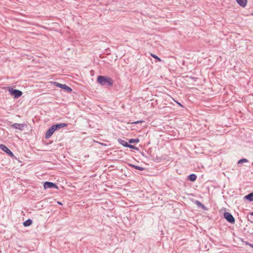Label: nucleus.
<instances>
[{"mask_svg":"<svg viewBox=\"0 0 253 253\" xmlns=\"http://www.w3.org/2000/svg\"><path fill=\"white\" fill-rule=\"evenodd\" d=\"M97 81L101 85L107 87L112 86L114 83L112 79L104 76H98L97 78Z\"/></svg>","mask_w":253,"mask_h":253,"instance_id":"nucleus-1","label":"nucleus"},{"mask_svg":"<svg viewBox=\"0 0 253 253\" xmlns=\"http://www.w3.org/2000/svg\"><path fill=\"white\" fill-rule=\"evenodd\" d=\"M10 94L14 96V98H18L22 95V92L18 89H14L10 86L7 87Z\"/></svg>","mask_w":253,"mask_h":253,"instance_id":"nucleus-2","label":"nucleus"},{"mask_svg":"<svg viewBox=\"0 0 253 253\" xmlns=\"http://www.w3.org/2000/svg\"><path fill=\"white\" fill-rule=\"evenodd\" d=\"M54 84L56 87L63 89L67 93H70L72 91V89L65 84H61L58 82H54Z\"/></svg>","mask_w":253,"mask_h":253,"instance_id":"nucleus-3","label":"nucleus"},{"mask_svg":"<svg viewBox=\"0 0 253 253\" xmlns=\"http://www.w3.org/2000/svg\"><path fill=\"white\" fill-rule=\"evenodd\" d=\"M223 217L230 223L234 224L235 222V219L233 216L228 212H224Z\"/></svg>","mask_w":253,"mask_h":253,"instance_id":"nucleus-4","label":"nucleus"},{"mask_svg":"<svg viewBox=\"0 0 253 253\" xmlns=\"http://www.w3.org/2000/svg\"><path fill=\"white\" fill-rule=\"evenodd\" d=\"M43 188L45 189L48 188H55L56 189H58V186L55 183L49 181H45L44 182Z\"/></svg>","mask_w":253,"mask_h":253,"instance_id":"nucleus-5","label":"nucleus"},{"mask_svg":"<svg viewBox=\"0 0 253 253\" xmlns=\"http://www.w3.org/2000/svg\"><path fill=\"white\" fill-rule=\"evenodd\" d=\"M0 149L11 157H14L13 153L4 144H0Z\"/></svg>","mask_w":253,"mask_h":253,"instance_id":"nucleus-6","label":"nucleus"},{"mask_svg":"<svg viewBox=\"0 0 253 253\" xmlns=\"http://www.w3.org/2000/svg\"><path fill=\"white\" fill-rule=\"evenodd\" d=\"M55 131L54 128L52 126L51 127H50L46 131L45 135V138L46 139L49 138L53 134L54 132Z\"/></svg>","mask_w":253,"mask_h":253,"instance_id":"nucleus-7","label":"nucleus"},{"mask_svg":"<svg viewBox=\"0 0 253 253\" xmlns=\"http://www.w3.org/2000/svg\"><path fill=\"white\" fill-rule=\"evenodd\" d=\"M25 126L26 125L23 124L15 123L11 125V127L12 128L22 130Z\"/></svg>","mask_w":253,"mask_h":253,"instance_id":"nucleus-8","label":"nucleus"},{"mask_svg":"<svg viewBox=\"0 0 253 253\" xmlns=\"http://www.w3.org/2000/svg\"><path fill=\"white\" fill-rule=\"evenodd\" d=\"M55 130H56L59 128L65 127L67 126V124L66 123H58L55 125H52Z\"/></svg>","mask_w":253,"mask_h":253,"instance_id":"nucleus-9","label":"nucleus"},{"mask_svg":"<svg viewBox=\"0 0 253 253\" xmlns=\"http://www.w3.org/2000/svg\"><path fill=\"white\" fill-rule=\"evenodd\" d=\"M237 3L241 7H245L247 5L248 0H235Z\"/></svg>","mask_w":253,"mask_h":253,"instance_id":"nucleus-10","label":"nucleus"},{"mask_svg":"<svg viewBox=\"0 0 253 253\" xmlns=\"http://www.w3.org/2000/svg\"><path fill=\"white\" fill-rule=\"evenodd\" d=\"M197 175L194 173L190 174L188 176V179L192 182L195 181L197 179Z\"/></svg>","mask_w":253,"mask_h":253,"instance_id":"nucleus-11","label":"nucleus"},{"mask_svg":"<svg viewBox=\"0 0 253 253\" xmlns=\"http://www.w3.org/2000/svg\"><path fill=\"white\" fill-rule=\"evenodd\" d=\"M244 198L250 202L253 201V193H249L244 197Z\"/></svg>","mask_w":253,"mask_h":253,"instance_id":"nucleus-12","label":"nucleus"},{"mask_svg":"<svg viewBox=\"0 0 253 253\" xmlns=\"http://www.w3.org/2000/svg\"><path fill=\"white\" fill-rule=\"evenodd\" d=\"M32 223L33 221L31 219H28L23 223V224L25 227H28L30 226Z\"/></svg>","mask_w":253,"mask_h":253,"instance_id":"nucleus-13","label":"nucleus"},{"mask_svg":"<svg viewBox=\"0 0 253 253\" xmlns=\"http://www.w3.org/2000/svg\"><path fill=\"white\" fill-rule=\"evenodd\" d=\"M195 204L198 207L201 208L203 210H206V206L204 204H203L202 203H201L200 201H196L195 202Z\"/></svg>","mask_w":253,"mask_h":253,"instance_id":"nucleus-14","label":"nucleus"},{"mask_svg":"<svg viewBox=\"0 0 253 253\" xmlns=\"http://www.w3.org/2000/svg\"><path fill=\"white\" fill-rule=\"evenodd\" d=\"M118 141L120 144L122 145L123 146L126 147H127V146L128 145V144L126 141L122 140L121 138H119Z\"/></svg>","mask_w":253,"mask_h":253,"instance_id":"nucleus-15","label":"nucleus"},{"mask_svg":"<svg viewBox=\"0 0 253 253\" xmlns=\"http://www.w3.org/2000/svg\"><path fill=\"white\" fill-rule=\"evenodd\" d=\"M139 142V138H131L129 140V143H138Z\"/></svg>","mask_w":253,"mask_h":253,"instance_id":"nucleus-16","label":"nucleus"},{"mask_svg":"<svg viewBox=\"0 0 253 253\" xmlns=\"http://www.w3.org/2000/svg\"><path fill=\"white\" fill-rule=\"evenodd\" d=\"M151 56L152 57H153L154 58L156 59L158 61H159V62L162 61L160 57H159L157 55H156L154 54L151 53Z\"/></svg>","mask_w":253,"mask_h":253,"instance_id":"nucleus-17","label":"nucleus"},{"mask_svg":"<svg viewBox=\"0 0 253 253\" xmlns=\"http://www.w3.org/2000/svg\"><path fill=\"white\" fill-rule=\"evenodd\" d=\"M248 162V160L245 158H243V159H240V160L238 161V164H242V163H246V162Z\"/></svg>","mask_w":253,"mask_h":253,"instance_id":"nucleus-18","label":"nucleus"},{"mask_svg":"<svg viewBox=\"0 0 253 253\" xmlns=\"http://www.w3.org/2000/svg\"><path fill=\"white\" fill-rule=\"evenodd\" d=\"M248 219L251 222L253 223V212L250 213Z\"/></svg>","mask_w":253,"mask_h":253,"instance_id":"nucleus-19","label":"nucleus"},{"mask_svg":"<svg viewBox=\"0 0 253 253\" xmlns=\"http://www.w3.org/2000/svg\"><path fill=\"white\" fill-rule=\"evenodd\" d=\"M135 169L139 170H141V171L144 170V168L143 167L138 166H136Z\"/></svg>","mask_w":253,"mask_h":253,"instance_id":"nucleus-20","label":"nucleus"},{"mask_svg":"<svg viewBox=\"0 0 253 253\" xmlns=\"http://www.w3.org/2000/svg\"><path fill=\"white\" fill-rule=\"evenodd\" d=\"M134 147V145H132L130 144H128V145L127 146V148H129L130 149H133Z\"/></svg>","mask_w":253,"mask_h":253,"instance_id":"nucleus-21","label":"nucleus"},{"mask_svg":"<svg viewBox=\"0 0 253 253\" xmlns=\"http://www.w3.org/2000/svg\"><path fill=\"white\" fill-rule=\"evenodd\" d=\"M129 166L130 167L133 168H134V169H136V166H136V165H133V164H129Z\"/></svg>","mask_w":253,"mask_h":253,"instance_id":"nucleus-22","label":"nucleus"},{"mask_svg":"<svg viewBox=\"0 0 253 253\" xmlns=\"http://www.w3.org/2000/svg\"><path fill=\"white\" fill-rule=\"evenodd\" d=\"M246 244L249 245L251 248H253V244H251V243H248V242H246Z\"/></svg>","mask_w":253,"mask_h":253,"instance_id":"nucleus-23","label":"nucleus"},{"mask_svg":"<svg viewBox=\"0 0 253 253\" xmlns=\"http://www.w3.org/2000/svg\"><path fill=\"white\" fill-rule=\"evenodd\" d=\"M142 122H143V121H136V122L132 123V124H138L139 123H142Z\"/></svg>","mask_w":253,"mask_h":253,"instance_id":"nucleus-24","label":"nucleus"},{"mask_svg":"<svg viewBox=\"0 0 253 253\" xmlns=\"http://www.w3.org/2000/svg\"><path fill=\"white\" fill-rule=\"evenodd\" d=\"M175 102L180 107H181L182 108H183V106L179 102H177V101H175Z\"/></svg>","mask_w":253,"mask_h":253,"instance_id":"nucleus-25","label":"nucleus"},{"mask_svg":"<svg viewBox=\"0 0 253 253\" xmlns=\"http://www.w3.org/2000/svg\"><path fill=\"white\" fill-rule=\"evenodd\" d=\"M133 149H135L136 150H138V148L137 147H136V146H134V148Z\"/></svg>","mask_w":253,"mask_h":253,"instance_id":"nucleus-26","label":"nucleus"},{"mask_svg":"<svg viewBox=\"0 0 253 253\" xmlns=\"http://www.w3.org/2000/svg\"><path fill=\"white\" fill-rule=\"evenodd\" d=\"M99 144L102 146H106V145L103 143H99Z\"/></svg>","mask_w":253,"mask_h":253,"instance_id":"nucleus-27","label":"nucleus"},{"mask_svg":"<svg viewBox=\"0 0 253 253\" xmlns=\"http://www.w3.org/2000/svg\"><path fill=\"white\" fill-rule=\"evenodd\" d=\"M57 204L60 205H63L62 203H61L60 202H57Z\"/></svg>","mask_w":253,"mask_h":253,"instance_id":"nucleus-28","label":"nucleus"},{"mask_svg":"<svg viewBox=\"0 0 253 253\" xmlns=\"http://www.w3.org/2000/svg\"><path fill=\"white\" fill-rule=\"evenodd\" d=\"M252 14L253 15V13H252Z\"/></svg>","mask_w":253,"mask_h":253,"instance_id":"nucleus-29","label":"nucleus"}]
</instances>
